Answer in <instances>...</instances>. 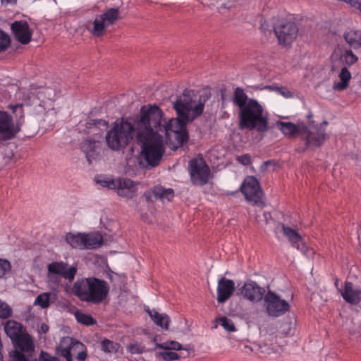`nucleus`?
<instances>
[{
  "label": "nucleus",
  "mask_w": 361,
  "mask_h": 361,
  "mask_svg": "<svg viewBox=\"0 0 361 361\" xmlns=\"http://www.w3.org/2000/svg\"><path fill=\"white\" fill-rule=\"evenodd\" d=\"M154 197L162 202H169L174 197L173 190L171 188H164L162 186H155L152 190Z\"/></svg>",
  "instance_id": "nucleus-30"
},
{
  "label": "nucleus",
  "mask_w": 361,
  "mask_h": 361,
  "mask_svg": "<svg viewBox=\"0 0 361 361\" xmlns=\"http://www.w3.org/2000/svg\"><path fill=\"white\" fill-rule=\"evenodd\" d=\"M109 287L107 283L94 277L77 280L73 286L72 293L81 301L99 304L107 297Z\"/></svg>",
  "instance_id": "nucleus-4"
},
{
  "label": "nucleus",
  "mask_w": 361,
  "mask_h": 361,
  "mask_svg": "<svg viewBox=\"0 0 361 361\" xmlns=\"http://www.w3.org/2000/svg\"><path fill=\"white\" fill-rule=\"evenodd\" d=\"M279 88V87L277 86H271V85H267V86H265L264 87V90H269V91H274L276 92V89Z\"/></svg>",
  "instance_id": "nucleus-48"
},
{
  "label": "nucleus",
  "mask_w": 361,
  "mask_h": 361,
  "mask_svg": "<svg viewBox=\"0 0 361 361\" xmlns=\"http://www.w3.org/2000/svg\"><path fill=\"white\" fill-rule=\"evenodd\" d=\"M343 37L350 49L355 50H361V30L355 29L346 30Z\"/></svg>",
  "instance_id": "nucleus-24"
},
{
  "label": "nucleus",
  "mask_w": 361,
  "mask_h": 361,
  "mask_svg": "<svg viewBox=\"0 0 361 361\" xmlns=\"http://www.w3.org/2000/svg\"><path fill=\"white\" fill-rule=\"evenodd\" d=\"M56 298V294L54 293H42L35 298L33 304L42 309H47L49 307L51 301L55 300Z\"/></svg>",
  "instance_id": "nucleus-31"
},
{
  "label": "nucleus",
  "mask_w": 361,
  "mask_h": 361,
  "mask_svg": "<svg viewBox=\"0 0 361 361\" xmlns=\"http://www.w3.org/2000/svg\"><path fill=\"white\" fill-rule=\"evenodd\" d=\"M77 274L75 266L69 267L63 262H54L47 266V278L49 281L57 282L56 275H59L71 282L74 280Z\"/></svg>",
  "instance_id": "nucleus-12"
},
{
  "label": "nucleus",
  "mask_w": 361,
  "mask_h": 361,
  "mask_svg": "<svg viewBox=\"0 0 361 361\" xmlns=\"http://www.w3.org/2000/svg\"><path fill=\"white\" fill-rule=\"evenodd\" d=\"M163 123V112L156 105L141 107L140 115L133 123L129 120L116 121L106 133V142L114 151L125 148L135 135L140 145V157L154 166L164 153V142L159 133Z\"/></svg>",
  "instance_id": "nucleus-1"
},
{
  "label": "nucleus",
  "mask_w": 361,
  "mask_h": 361,
  "mask_svg": "<svg viewBox=\"0 0 361 361\" xmlns=\"http://www.w3.org/2000/svg\"><path fill=\"white\" fill-rule=\"evenodd\" d=\"M216 322L227 331L233 332L236 330L233 321L226 317H219L216 319Z\"/></svg>",
  "instance_id": "nucleus-37"
},
{
  "label": "nucleus",
  "mask_w": 361,
  "mask_h": 361,
  "mask_svg": "<svg viewBox=\"0 0 361 361\" xmlns=\"http://www.w3.org/2000/svg\"><path fill=\"white\" fill-rule=\"evenodd\" d=\"M14 115L13 123L19 124V130H20L21 126L24 123V110L22 104H16L10 106Z\"/></svg>",
  "instance_id": "nucleus-33"
},
{
  "label": "nucleus",
  "mask_w": 361,
  "mask_h": 361,
  "mask_svg": "<svg viewBox=\"0 0 361 361\" xmlns=\"http://www.w3.org/2000/svg\"><path fill=\"white\" fill-rule=\"evenodd\" d=\"M102 350L108 353H115L119 351L121 345L110 340L104 339L101 343Z\"/></svg>",
  "instance_id": "nucleus-35"
},
{
  "label": "nucleus",
  "mask_w": 361,
  "mask_h": 361,
  "mask_svg": "<svg viewBox=\"0 0 361 361\" xmlns=\"http://www.w3.org/2000/svg\"><path fill=\"white\" fill-rule=\"evenodd\" d=\"M40 357L42 361H59L57 357H53L44 351L41 352Z\"/></svg>",
  "instance_id": "nucleus-45"
},
{
  "label": "nucleus",
  "mask_w": 361,
  "mask_h": 361,
  "mask_svg": "<svg viewBox=\"0 0 361 361\" xmlns=\"http://www.w3.org/2000/svg\"><path fill=\"white\" fill-rule=\"evenodd\" d=\"M240 190L245 197L247 201L253 204L263 208L265 205L263 198V192L259 183L254 176H247L240 185Z\"/></svg>",
  "instance_id": "nucleus-9"
},
{
  "label": "nucleus",
  "mask_w": 361,
  "mask_h": 361,
  "mask_svg": "<svg viewBox=\"0 0 361 361\" xmlns=\"http://www.w3.org/2000/svg\"><path fill=\"white\" fill-rule=\"evenodd\" d=\"M276 126L285 136L290 138L298 135H304V133L307 131V126L303 122L295 124L292 122L278 121L276 123Z\"/></svg>",
  "instance_id": "nucleus-17"
},
{
  "label": "nucleus",
  "mask_w": 361,
  "mask_h": 361,
  "mask_svg": "<svg viewBox=\"0 0 361 361\" xmlns=\"http://www.w3.org/2000/svg\"><path fill=\"white\" fill-rule=\"evenodd\" d=\"M276 92L281 94L286 99L293 97V93L287 87H279V88L276 89Z\"/></svg>",
  "instance_id": "nucleus-43"
},
{
  "label": "nucleus",
  "mask_w": 361,
  "mask_h": 361,
  "mask_svg": "<svg viewBox=\"0 0 361 361\" xmlns=\"http://www.w3.org/2000/svg\"><path fill=\"white\" fill-rule=\"evenodd\" d=\"M17 0H1V3L3 5L15 4Z\"/></svg>",
  "instance_id": "nucleus-47"
},
{
  "label": "nucleus",
  "mask_w": 361,
  "mask_h": 361,
  "mask_svg": "<svg viewBox=\"0 0 361 361\" xmlns=\"http://www.w3.org/2000/svg\"><path fill=\"white\" fill-rule=\"evenodd\" d=\"M19 131V124H15L7 112L0 111V140H11Z\"/></svg>",
  "instance_id": "nucleus-15"
},
{
  "label": "nucleus",
  "mask_w": 361,
  "mask_h": 361,
  "mask_svg": "<svg viewBox=\"0 0 361 361\" xmlns=\"http://www.w3.org/2000/svg\"><path fill=\"white\" fill-rule=\"evenodd\" d=\"M11 30L15 39L23 44L31 41L32 31L26 21H15L11 24Z\"/></svg>",
  "instance_id": "nucleus-18"
},
{
  "label": "nucleus",
  "mask_w": 361,
  "mask_h": 361,
  "mask_svg": "<svg viewBox=\"0 0 361 361\" xmlns=\"http://www.w3.org/2000/svg\"><path fill=\"white\" fill-rule=\"evenodd\" d=\"M264 304L269 316L278 317L289 310L290 305L287 301L281 299L272 291H268L264 297Z\"/></svg>",
  "instance_id": "nucleus-11"
},
{
  "label": "nucleus",
  "mask_w": 361,
  "mask_h": 361,
  "mask_svg": "<svg viewBox=\"0 0 361 361\" xmlns=\"http://www.w3.org/2000/svg\"><path fill=\"white\" fill-rule=\"evenodd\" d=\"M205 102V99H196L192 92L185 91L173 104L178 118L166 122L163 117V124L159 133L164 132L166 143L171 149L176 150L188 140L186 123L202 114Z\"/></svg>",
  "instance_id": "nucleus-2"
},
{
  "label": "nucleus",
  "mask_w": 361,
  "mask_h": 361,
  "mask_svg": "<svg viewBox=\"0 0 361 361\" xmlns=\"http://www.w3.org/2000/svg\"><path fill=\"white\" fill-rule=\"evenodd\" d=\"M97 184L102 188H106L111 190H114L117 179H114L110 176L104 175H97L94 178Z\"/></svg>",
  "instance_id": "nucleus-32"
},
{
  "label": "nucleus",
  "mask_w": 361,
  "mask_h": 361,
  "mask_svg": "<svg viewBox=\"0 0 361 361\" xmlns=\"http://www.w3.org/2000/svg\"><path fill=\"white\" fill-rule=\"evenodd\" d=\"M358 60V56L352 49L338 46L330 56L331 71H335L339 68H348L355 65Z\"/></svg>",
  "instance_id": "nucleus-8"
},
{
  "label": "nucleus",
  "mask_w": 361,
  "mask_h": 361,
  "mask_svg": "<svg viewBox=\"0 0 361 361\" xmlns=\"http://www.w3.org/2000/svg\"><path fill=\"white\" fill-rule=\"evenodd\" d=\"M12 313V308L0 299V318L8 319L11 317Z\"/></svg>",
  "instance_id": "nucleus-38"
},
{
  "label": "nucleus",
  "mask_w": 361,
  "mask_h": 361,
  "mask_svg": "<svg viewBox=\"0 0 361 361\" xmlns=\"http://www.w3.org/2000/svg\"><path fill=\"white\" fill-rule=\"evenodd\" d=\"M55 99L54 91L49 87L41 89L34 99L35 112L38 114H45L50 111H56L54 109V101Z\"/></svg>",
  "instance_id": "nucleus-13"
},
{
  "label": "nucleus",
  "mask_w": 361,
  "mask_h": 361,
  "mask_svg": "<svg viewBox=\"0 0 361 361\" xmlns=\"http://www.w3.org/2000/svg\"><path fill=\"white\" fill-rule=\"evenodd\" d=\"M264 293V288L252 280L245 281L240 289L241 296L252 303L261 301Z\"/></svg>",
  "instance_id": "nucleus-16"
},
{
  "label": "nucleus",
  "mask_w": 361,
  "mask_h": 361,
  "mask_svg": "<svg viewBox=\"0 0 361 361\" xmlns=\"http://www.w3.org/2000/svg\"><path fill=\"white\" fill-rule=\"evenodd\" d=\"M235 290V282L226 277H221L219 281L216 288L217 301L219 303L225 302L230 298Z\"/></svg>",
  "instance_id": "nucleus-20"
},
{
  "label": "nucleus",
  "mask_w": 361,
  "mask_h": 361,
  "mask_svg": "<svg viewBox=\"0 0 361 361\" xmlns=\"http://www.w3.org/2000/svg\"><path fill=\"white\" fill-rule=\"evenodd\" d=\"M275 35L280 44L288 45L297 38L298 29L293 22H286L277 26L274 29Z\"/></svg>",
  "instance_id": "nucleus-14"
},
{
  "label": "nucleus",
  "mask_w": 361,
  "mask_h": 361,
  "mask_svg": "<svg viewBox=\"0 0 361 361\" xmlns=\"http://www.w3.org/2000/svg\"><path fill=\"white\" fill-rule=\"evenodd\" d=\"M189 172L192 183L196 185L206 184L211 177L209 167L202 157H196L190 161Z\"/></svg>",
  "instance_id": "nucleus-10"
},
{
  "label": "nucleus",
  "mask_w": 361,
  "mask_h": 361,
  "mask_svg": "<svg viewBox=\"0 0 361 361\" xmlns=\"http://www.w3.org/2000/svg\"><path fill=\"white\" fill-rule=\"evenodd\" d=\"M338 77L339 81L335 82L333 84V90L335 91H343L347 89L352 78V75L349 70L345 68H341Z\"/></svg>",
  "instance_id": "nucleus-28"
},
{
  "label": "nucleus",
  "mask_w": 361,
  "mask_h": 361,
  "mask_svg": "<svg viewBox=\"0 0 361 361\" xmlns=\"http://www.w3.org/2000/svg\"><path fill=\"white\" fill-rule=\"evenodd\" d=\"M145 311L157 326L164 330L169 329L171 320L166 314L159 313L156 310H150L149 307L145 308Z\"/></svg>",
  "instance_id": "nucleus-26"
},
{
  "label": "nucleus",
  "mask_w": 361,
  "mask_h": 361,
  "mask_svg": "<svg viewBox=\"0 0 361 361\" xmlns=\"http://www.w3.org/2000/svg\"><path fill=\"white\" fill-rule=\"evenodd\" d=\"M4 331L12 342L26 332L20 323L13 320H9L5 324Z\"/></svg>",
  "instance_id": "nucleus-25"
},
{
  "label": "nucleus",
  "mask_w": 361,
  "mask_h": 361,
  "mask_svg": "<svg viewBox=\"0 0 361 361\" xmlns=\"http://www.w3.org/2000/svg\"><path fill=\"white\" fill-rule=\"evenodd\" d=\"M41 329H42V331L44 333H46V332L48 331L49 327H48V326H47V325H46V324H42V325L41 326Z\"/></svg>",
  "instance_id": "nucleus-49"
},
{
  "label": "nucleus",
  "mask_w": 361,
  "mask_h": 361,
  "mask_svg": "<svg viewBox=\"0 0 361 361\" xmlns=\"http://www.w3.org/2000/svg\"><path fill=\"white\" fill-rule=\"evenodd\" d=\"M28 361H42V360L40 356H39V359L34 358V356H33L31 359H29Z\"/></svg>",
  "instance_id": "nucleus-52"
},
{
  "label": "nucleus",
  "mask_w": 361,
  "mask_h": 361,
  "mask_svg": "<svg viewBox=\"0 0 361 361\" xmlns=\"http://www.w3.org/2000/svg\"><path fill=\"white\" fill-rule=\"evenodd\" d=\"M158 355L164 361H174L178 360L180 358V356L178 355V353L171 350H163V351L159 352Z\"/></svg>",
  "instance_id": "nucleus-39"
},
{
  "label": "nucleus",
  "mask_w": 361,
  "mask_h": 361,
  "mask_svg": "<svg viewBox=\"0 0 361 361\" xmlns=\"http://www.w3.org/2000/svg\"><path fill=\"white\" fill-rule=\"evenodd\" d=\"M74 316L78 323L86 326L93 325L96 323V321L90 314L81 310H76L74 312Z\"/></svg>",
  "instance_id": "nucleus-34"
},
{
  "label": "nucleus",
  "mask_w": 361,
  "mask_h": 361,
  "mask_svg": "<svg viewBox=\"0 0 361 361\" xmlns=\"http://www.w3.org/2000/svg\"><path fill=\"white\" fill-rule=\"evenodd\" d=\"M92 146V148H93V151H94V148H95V146H96V142H85L83 144V145H82V149L85 152L86 157H87V159L90 161H91V158L92 157V155L91 154L90 151L88 150V148H89V147H90Z\"/></svg>",
  "instance_id": "nucleus-44"
},
{
  "label": "nucleus",
  "mask_w": 361,
  "mask_h": 361,
  "mask_svg": "<svg viewBox=\"0 0 361 361\" xmlns=\"http://www.w3.org/2000/svg\"><path fill=\"white\" fill-rule=\"evenodd\" d=\"M338 281H336L335 283L336 286H338Z\"/></svg>",
  "instance_id": "nucleus-54"
},
{
  "label": "nucleus",
  "mask_w": 361,
  "mask_h": 361,
  "mask_svg": "<svg viewBox=\"0 0 361 361\" xmlns=\"http://www.w3.org/2000/svg\"><path fill=\"white\" fill-rule=\"evenodd\" d=\"M12 343L15 349L9 354L11 361H28L34 356V341L27 332Z\"/></svg>",
  "instance_id": "nucleus-7"
},
{
  "label": "nucleus",
  "mask_w": 361,
  "mask_h": 361,
  "mask_svg": "<svg viewBox=\"0 0 361 361\" xmlns=\"http://www.w3.org/2000/svg\"><path fill=\"white\" fill-rule=\"evenodd\" d=\"M306 135L304 137L305 145L307 147H320L328 138V135L325 133V129L315 128L310 130L307 128V131L304 133Z\"/></svg>",
  "instance_id": "nucleus-21"
},
{
  "label": "nucleus",
  "mask_w": 361,
  "mask_h": 361,
  "mask_svg": "<svg viewBox=\"0 0 361 361\" xmlns=\"http://www.w3.org/2000/svg\"><path fill=\"white\" fill-rule=\"evenodd\" d=\"M10 44V38L0 30V51L5 50Z\"/></svg>",
  "instance_id": "nucleus-42"
},
{
  "label": "nucleus",
  "mask_w": 361,
  "mask_h": 361,
  "mask_svg": "<svg viewBox=\"0 0 361 361\" xmlns=\"http://www.w3.org/2000/svg\"><path fill=\"white\" fill-rule=\"evenodd\" d=\"M85 250L97 249L103 244V237L99 232L84 233Z\"/></svg>",
  "instance_id": "nucleus-27"
},
{
  "label": "nucleus",
  "mask_w": 361,
  "mask_h": 361,
  "mask_svg": "<svg viewBox=\"0 0 361 361\" xmlns=\"http://www.w3.org/2000/svg\"><path fill=\"white\" fill-rule=\"evenodd\" d=\"M127 349L131 354H141L144 352L145 346L139 343H133L128 345Z\"/></svg>",
  "instance_id": "nucleus-41"
},
{
  "label": "nucleus",
  "mask_w": 361,
  "mask_h": 361,
  "mask_svg": "<svg viewBox=\"0 0 361 361\" xmlns=\"http://www.w3.org/2000/svg\"><path fill=\"white\" fill-rule=\"evenodd\" d=\"M114 188L118 195L128 199L135 195V184L130 179L118 178Z\"/></svg>",
  "instance_id": "nucleus-22"
},
{
  "label": "nucleus",
  "mask_w": 361,
  "mask_h": 361,
  "mask_svg": "<svg viewBox=\"0 0 361 361\" xmlns=\"http://www.w3.org/2000/svg\"><path fill=\"white\" fill-rule=\"evenodd\" d=\"M84 233H67L65 235L66 242L74 249L85 250Z\"/></svg>",
  "instance_id": "nucleus-29"
},
{
  "label": "nucleus",
  "mask_w": 361,
  "mask_h": 361,
  "mask_svg": "<svg viewBox=\"0 0 361 361\" xmlns=\"http://www.w3.org/2000/svg\"><path fill=\"white\" fill-rule=\"evenodd\" d=\"M119 16L120 11L118 8H108L95 16L88 26V30L94 37H102L116 23Z\"/></svg>",
  "instance_id": "nucleus-5"
},
{
  "label": "nucleus",
  "mask_w": 361,
  "mask_h": 361,
  "mask_svg": "<svg viewBox=\"0 0 361 361\" xmlns=\"http://www.w3.org/2000/svg\"><path fill=\"white\" fill-rule=\"evenodd\" d=\"M238 161L243 165H248L251 163V158L248 154H244L238 157Z\"/></svg>",
  "instance_id": "nucleus-46"
},
{
  "label": "nucleus",
  "mask_w": 361,
  "mask_h": 361,
  "mask_svg": "<svg viewBox=\"0 0 361 361\" xmlns=\"http://www.w3.org/2000/svg\"><path fill=\"white\" fill-rule=\"evenodd\" d=\"M11 269V264L7 259H0V279L3 278Z\"/></svg>",
  "instance_id": "nucleus-40"
},
{
  "label": "nucleus",
  "mask_w": 361,
  "mask_h": 361,
  "mask_svg": "<svg viewBox=\"0 0 361 361\" xmlns=\"http://www.w3.org/2000/svg\"><path fill=\"white\" fill-rule=\"evenodd\" d=\"M253 350L252 348L250 347V346H248V345H245L244 347V351L245 353H248V352H252Z\"/></svg>",
  "instance_id": "nucleus-50"
},
{
  "label": "nucleus",
  "mask_w": 361,
  "mask_h": 361,
  "mask_svg": "<svg viewBox=\"0 0 361 361\" xmlns=\"http://www.w3.org/2000/svg\"><path fill=\"white\" fill-rule=\"evenodd\" d=\"M56 353L66 361H85L87 357L85 345L69 336L60 340L56 346Z\"/></svg>",
  "instance_id": "nucleus-6"
},
{
  "label": "nucleus",
  "mask_w": 361,
  "mask_h": 361,
  "mask_svg": "<svg viewBox=\"0 0 361 361\" xmlns=\"http://www.w3.org/2000/svg\"><path fill=\"white\" fill-rule=\"evenodd\" d=\"M281 228L283 235L287 238L293 247L300 250L305 255L310 254L311 250L306 247L301 235L295 229L284 224H282Z\"/></svg>",
  "instance_id": "nucleus-19"
},
{
  "label": "nucleus",
  "mask_w": 361,
  "mask_h": 361,
  "mask_svg": "<svg viewBox=\"0 0 361 361\" xmlns=\"http://www.w3.org/2000/svg\"><path fill=\"white\" fill-rule=\"evenodd\" d=\"M340 293L348 303L357 305L361 301V290L354 288L350 282H345L344 288L340 290Z\"/></svg>",
  "instance_id": "nucleus-23"
},
{
  "label": "nucleus",
  "mask_w": 361,
  "mask_h": 361,
  "mask_svg": "<svg viewBox=\"0 0 361 361\" xmlns=\"http://www.w3.org/2000/svg\"><path fill=\"white\" fill-rule=\"evenodd\" d=\"M233 104L239 108V128L256 130L259 133L268 130V113L264 106L257 99H248L240 87L235 89Z\"/></svg>",
  "instance_id": "nucleus-3"
},
{
  "label": "nucleus",
  "mask_w": 361,
  "mask_h": 361,
  "mask_svg": "<svg viewBox=\"0 0 361 361\" xmlns=\"http://www.w3.org/2000/svg\"><path fill=\"white\" fill-rule=\"evenodd\" d=\"M360 241H361V232L358 234Z\"/></svg>",
  "instance_id": "nucleus-53"
},
{
  "label": "nucleus",
  "mask_w": 361,
  "mask_h": 361,
  "mask_svg": "<svg viewBox=\"0 0 361 361\" xmlns=\"http://www.w3.org/2000/svg\"><path fill=\"white\" fill-rule=\"evenodd\" d=\"M327 124H328V122L326 121H324L319 128L324 129V127H326L327 126Z\"/></svg>",
  "instance_id": "nucleus-51"
},
{
  "label": "nucleus",
  "mask_w": 361,
  "mask_h": 361,
  "mask_svg": "<svg viewBox=\"0 0 361 361\" xmlns=\"http://www.w3.org/2000/svg\"><path fill=\"white\" fill-rule=\"evenodd\" d=\"M156 348L165 350H180L183 349L182 345L175 341H166L161 343H157Z\"/></svg>",
  "instance_id": "nucleus-36"
}]
</instances>
